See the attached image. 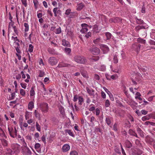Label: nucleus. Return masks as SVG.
Here are the masks:
<instances>
[{"label":"nucleus","mask_w":155,"mask_h":155,"mask_svg":"<svg viewBox=\"0 0 155 155\" xmlns=\"http://www.w3.org/2000/svg\"><path fill=\"white\" fill-rule=\"evenodd\" d=\"M73 60L80 64H84L87 63V59L81 55H75L74 57Z\"/></svg>","instance_id":"obj_1"},{"label":"nucleus","mask_w":155,"mask_h":155,"mask_svg":"<svg viewBox=\"0 0 155 155\" xmlns=\"http://www.w3.org/2000/svg\"><path fill=\"white\" fill-rule=\"evenodd\" d=\"M39 63L40 65L41 64L43 66L44 65V63L43 61V59L41 58H40Z\"/></svg>","instance_id":"obj_62"},{"label":"nucleus","mask_w":155,"mask_h":155,"mask_svg":"<svg viewBox=\"0 0 155 155\" xmlns=\"http://www.w3.org/2000/svg\"><path fill=\"white\" fill-rule=\"evenodd\" d=\"M58 8L56 7L54 8H53V13L54 14V17H57V12H61V11L60 10H58Z\"/></svg>","instance_id":"obj_30"},{"label":"nucleus","mask_w":155,"mask_h":155,"mask_svg":"<svg viewBox=\"0 0 155 155\" xmlns=\"http://www.w3.org/2000/svg\"><path fill=\"white\" fill-rule=\"evenodd\" d=\"M118 76L116 74H114L110 76V78L113 80H115L117 78Z\"/></svg>","instance_id":"obj_60"},{"label":"nucleus","mask_w":155,"mask_h":155,"mask_svg":"<svg viewBox=\"0 0 155 155\" xmlns=\"http://www.w3.org/2000/svg\"><path fill=\"white\" fill-rule=\"evenodd\" d=\"M34 107V102L33 101L29 102L28 104V108L29 110L31 111Z\"/></svg>","instance_id":"obj_12"},{"label":"nucleus","mask_w":155,"mask_h":155,"mask_svg":"<svg viewBox=\"0 0 155 155\" xmlns=\"http://www.w3.org/2000/svg\"><path fill=\"white\" fill-rule=\"evenodd\" d=\"M80 72L81 75L83 77L86 78H88V74H87V72L86 71H81Z\"/></svg>","instance_id":"obj_29"},{"label":"nucleus","mask_w":155,"mask_h":155,"mask_svg":"<svg viewBox=\"0 0 155 155\" xmlns=\"http://www.w3.org/2000/svg\"><path fill=\"white\" fill-rule=\"evenodd\" d=\"M24 27H25V29H24V31L25 32H27L29 31V25L28 23L25 22L24 24Z\"/></svg>","instance_id":"obj_35"},{"label":"nucleus","mask_w":155,"mask_h":155,"mask_svg":"<svg viewBox=\"0 0 155 155\" xmlns=\"http://www.w3.org/2000/svg\"><path fill=\"white\" fill-rule=\"evenodd\" d=\"M15 48L16 50V51L17 53L18 54H20L21 53V51L20 50V47H15Z\"/></svg>","instance_id":"obj_57"},{"label":"nucleus","mask_w":155,"mask_h":155,"mask_svg":"<svg viewBox=\"0 0 155 155\" xmlns=\"http://www.w3.org/2000/svg\"><path fill=\"white\" fill-rule=\"evenodd\" d=\"M141 12L143 13H144L145 12V8L144 5H143L141 8Z\"/></svg>","instance_id":"obj_61"},{"label":"nucleus","mask_w":155,"mask_h":155,"mask_svg":"<svg viewBox=\"0 0 155 155\" xmlns=\"http://www.w3.org/2000/svg\"><path fill=\"white\" fill-rule=\"evenodd\" d=\"M98 69L100 71H104L106 69V66L104 64H101L99 66Z\"/></svg>","instance_id":"obj_33"},{"label":"nucleus","mask_w":155,"mask_h":155,"mask_svg":"<svg viewBox=\"0 0 155 155\" xmlns=\"http://www.w3.org/2000/svg\"><path fill=\"white\" fill-rule=\"evenodd\" d=\"M70 149V146L68 144L64 145L62 147V150L63 152H66L68 150Z\"/></svg>","instance_id":"obj_18"},{"label":"nucleus","mask_w":155,"mask_h":155,"mask_svg":"<svg viewBox=\"0 0 155 155\" xmlns=\"http://www.w3.org/2000/svg\"><path fill=\"white\" fill-rule=\"evenodd\" d=\"M95 120V117L94 116H92L90 118L91 122L93 124H94V122Z\"/></svg>","instance_id":"obj_63"},{"label":"nucleus","mask_w":155,"mask_h":155,"mask_svg":"<svg viewBox=\"0 0 155 155\" xmlns=\"http://www.w3.org/2000/svg\"><path fill=\"white\" fill-rule=\"evenodd\" d=\"M61 32V28L59 27L58 28L56 29V33L57 34H60Z\"/></svg>","instance_id":"obj_55"},{"label":"nucleus","mask_w":155,"mask_h":155,"mask_svg":"<svg viewBox=\"0 0 155 155\" xmlns=\"http://www.w3.org/2000/svg\"><path fill=\"white\" fill-rule=\"evenodd\" d=\"M115 151L116 153H118L119 154H121V152L120 148L118 147H115L114 148Z\"/></svg>","instance_id":"obj_48"},{"label":"nucleus","mask_w":155,"mask_h":155,"mask_svg":"<svg viewBox=\"0 0 155 155\" xmlns=\"http://www.w3.org/2000/svg\"><path fill=\"white\" fill-rule=\"evenodd\" d=\"M62 45L64 46L68 47H70V46L69 42L68 41L66 40H65L63 39L62 41Z\"/></svg>","instance_id":"obj_26"},{"label":"nucleus","mask_w":155,"mask_h":155,"mask_svg":"<svg viewBox=\"0 0 155 155\" xmlns=\"http://www.w3.org/2000/svg\"><path fill=\"white\" fill-rule=\"evenodd\" d=\"M113 62L115 64L117 63L118 62V59L116 55H114L113 57Z\"/></svg>","instance_id":"obj_42"},{"label":"nucleus","mask_w":155,"mask_h":155,"mask_svg":"<svg viewBox=\"0 0 155 155\" xmlns=\"http://www.w3.org/2000/svg\"><path fill=\"white\" fill-rule=\"evenodd\" d=\"M45 75V73L44 71L40 70L39 71V76L40 77H43Z\"/></svg>","instance_id":"obj_54"},{"label":"nucleus","mask_w":155,"mask_h":155,"mask_svg":"<svg viewBox=\"0 0 155 155\" xmlns=\"http://www.w3.org/2000/svg\"><path fill=\"white\" fill-rule=\"evenodd\" d=\"M36 127L37 130L40 132L41 130V126L37 122H36Z\"/></svg>","instance_id":"obj_43"},{"label":"nucleus","mask_w":155,"mask_h":155,"mask_svg":"<svg viewBox=\"0 0 155 155\" xmlns=\"http://www.w3.org/2000/svg\"><path fill=\"white\" fill-rule=\"evenodd\" d=\"M23 147L22 150L25 153V154L27 155H31V152L30 149L27 146V145L26 147Z\"/></svg>","instance_id":"obj_10"},{"label":"nucleus","mask_w":155,"mask_h":155,"mask_svg":"<svg viewBox=\"0 0 155 155\" xmlns=\"http://www.w3.org/2000/svg\"><path fill=\"white\" fill-rule=\"evenodd\" d=\"M33 2L34 4L35 9H37L38 8V5L39 4V2L38 1V0H33Z\"/></svg>","instance_id":"obj_37"},{"label":"nucleus","mask_w":155,"mask_h":155,"mask_svg":"<svg viewBox=\"0 0 155 155\" xmlns=\"http://www.w3.org/2000/svg\"><path fill=\"white\" fill-rule=\"evenodd\" d=\"M151 115H147V116H145L142 117V120L143 121H145L147 120H148L150 118H151Z\"/></svg>","instance_id":"obj_32"},{"label":"nucleus","mask_w":155,"mask_h":155,"mask_svg":"<svg viewBox=\"0 0 155 155\" xmlns=\"http://www.w3.org/2000/svg\"><path fill=\"white\" fill-rule=\"evenodd\" d=\"M137 130L138 134L140 135L141 137H144L143 132L142 130L139 127L137 128Z\"/></svg>","instance_id":"obj_21"},{"label":"nucleus","mask_w":155,"mask_h":155,"mask_svg":"<svg viewBox=\"0 0 155 155\" xmlns=\"http://www.w3.org/2000/svg\"><path fill=\"white\" fill-rule=\"evenodd\" d=\"M35 87H31L30 91V96L35 97Z\"/></svg>","instance_id":"obj_22"},{"label":"nucleus","mask_w":155,"mask_h":155,"mask_svg":"<svg viewBox=\"0 0 155 155\" xmlns=\"http://www.w3.org/2000/svg\"><path fill=\"white\" fill-rule=\"evenodd\" d=\"M65 133H67L70 136L74 137V135L73 133V132L71 131V130L69 129H66L65 130Z\"/></svg>","instance_id":"obj_28"},{"label":"nucleus","mask_w":155,"mask_h":155,"mask_svg":"<svg viewBox=\"0 0 155 155\" xmlns=\"http://www.w3.org/2000/svg\"><path fill=\"white\" fill-rule=\"evenodd\" d=\"M119 20L118 18H113L110 19L109 20V22L110 23H117Z\"/></svg>","instance_id":"obj_23"},{"label":"nucleus","mask_w":155,"mask_h":155,"mask_svg":"<svg viewBox=\"0 0 155 155\" xmlns=\"http://www.w3.org/2000/svg\"><path fill=\"white\" fill-rule=\"evenodd\" d=\"M137 41L141 44H145L146 43V40L144 39H142L140 38H138L137 39Z\"/></svg>","instance_id":"obj_38"},{"label":"nucleus","mask_w":155,"mask_h":155,"mask_svg":"<svg viewBox=\"0 0 155 155\" xmlns=\"http://www.w3.org/2000/svg\"><path fill=\"white\" fill-rule=\"evenodd\" d=\"M2 143L3 146H7L8 145V142L4 138L0 139Z\"/></svg>","instance_id":"obj_20"},{"label":"nucleus","mask_w":155,"mask_h":155,"mask_svg":"<svg viewBox=\"0 0 155 155\" xmlns=\"http://www.w3.org/2000/svg\"><path fill=\"white\" fill-rule=\"evenodd\" d=\"M71 12V9L70 8H68L66 10L65 14L67 16H69Z\"/></svg>","instance_id":"obj_47"},{"label":"nucleus","mask_w":155,"mask_h":155,"mask_svg":"<svg viewBox=\"0 0 155 155\" xmlns=\"http://www.w3.org/2000/svg\"><path fill=\"white\" fill-rule=\"evenodd\" d=\"M38 12H42V10H39L37 12V17L38 18H41L42 16V14L41 13H38Z\"/></svg>","instance_id":"obj_52"},{"label":"nucleus","mask_w":155,"mask_h":155,"mask_svg":"<svg viewBox=\"0 0 155 155\" xmlns=\"http://www.w3.org/2000/svg\"><path fill=\"white\" fill-rule=\"evenodd\" d=\"M84 6V5L82 3H77L76 10L77 11H80L83 8Z\"/></svg>","instance_id":"obj_13"},{"label":"nucleus","mask_w":155,"mask_h":155,"mask_svg":"<svg viewBox=\"0 0 155 155\" xmlns=\"http://www.w3.org/2000/svg\"><path fill=\"white\" fill-rule=\"evenodd\" d=\"M48 63L51 65H55L58 62V60L55 57H50L48 59Z\"/></svg>","instance_id":"obj_5"},{"label":"nucleus","mask_w":155,"mask_h":155,"mask_svg":"<svg viewBox=\"0 0 155 155\" xmlns=\"http://www.w3.org/2000/svg\"><path fill=\"white\" fill-rule=\"evenodd\" d=\"M119 129V127L118 124L116 123H115L113 126V129L115 131H117Z\"/></svg>","instance_id":"obj_36"},{"label":"nucleus","mask_w":155,"mask_h":155,"mask_svg":"<svg viewBox=\"0 0 155 155\" xmlns=\"http://www.w3.org/2000/svg\"><path fill=\"white\" fill-rule=\"evenodd\" d=\"M40 147V144L38 143H36L35 145V148L37 150H39Z\"/></svg>","instance_id":"obj_58"},{"label":"nucleus","mask_w":155,"mask_h":155,"mask_svg":"<svg viewBox=\"0 0 155 155\" xmlns=\"http://www.w3.org/2000/svg\"><path fill=\"white\" fill-rule=\"evenodd\" d=\"M18 140L20 143L22 144V146H26V143L25 142V139L23 137H22Z\"/></svg>","instance_id":"obj_16"},{"label":"nucleus","mask_w":155,"mask_h":155,"mask_svg":"<svg viewBox=\"0 0 155 155\" xmlns=\"http://www.w3.org/2000/svg\"><path fill=\"white\" fill-rule=\"evenodd\" d=\"M129 133L131 135L134 136L137 138H138L137 134L132 129H130L129 130Z\"/></svg>","instance_id":"obj_24"},{"label":"nucleus","mask_w":155,"mask_h":155,"mask_svg":"<svg viewBox=\"0 0 155 155\" xmlns=\"http://www.w3.org/2000/svg\"><path fill=\"white\" fill-rule=\"evenodd\" d=\"M141 45L138 43H135L133 44L131 46V49L137 53L139 52L140 50Z\"/></svg>","instance_id":"obj_4"},{"label":"nucleus","mask_w":155,"mask_h":155,"mask_svg":"<svg viewBox=\"0 0 155 155\" xmlns=\"http://www.w3.org/2000/svg\"><path fill=\"white\" fill-rule=\"evenodd\" d=\"M26 76L27 77V79L25 80V82L28 83L29 82V80L30 79V75L28 74H26Z\"/></svg>","instance_id":"obj_56"},{"label":"nucleus","mask_w":155,"mask_h":155,"mask_svg":"<svg viewBox=\"0 0 155 155\" xmlns=\"http://www.w3.org/2000/svg\"><path fill=\"white\" fill-rule=\"evenodd\" d=\"M70 155H78V153L75 150L71 151L70 153Z\"/></svg>","instance_id":"obj_53"},{"label":"nucleus","mask_w":155,"mask_h":155,"mask_svg":"<svg viewBox=\"0 0 155 155\" xmlns=\"http://www.w3.org/2000/svg\"><path fill=\"white\" fill-rule=\"evenodd\" d=\"M101 40V38H98L94 40L93 42L95 44H97L100 42Z\"/></svg>","instance_id":"obj_44"},{"label":"nucleus","mask_w":155,"mask_h":155,"mask_svg":"<svg viewBox=\"0 0 155 155\" xmlns=\"http://www.w3.org/2000/svg\"><path fill=\"white\" fill-rule=\"evenodd\" d=\"M34 115L36 118L40 120L41 119L40 113L37 110H35L34 112Z\"/></svg>","instance_id":"obj_19"},{"label":"nucleus","mask_w":155,"mask_h":155,"mask_svg":"<svg viewBox=\"0 0 155 155\" xmlns=\"http://www.w3.org/2000/svg\"><path fill=\"white\" fill-rule=\"evenodd\" d=\"M0 136L5 139L7 138V137L5 135L4 131L1 127H0Z\"/></svg>","instance_id":"obj_15"},{"label":"nucleus","mask_w":155,"mask_h":155,"mask_svg":"<svg viewBox=\"0 0 155 155\" xmlns=\"http://www.w3.org/2000/svg\"><path fill=\"white\" fill-rule=\"evenodd\" d=\"M11 148L14 150V152H18L20 149V146L17 143H14L12 145Z\"/></svg>","instance_id":"obj_8"},{"label":"nucleus","mask_w":155,"mask_h":155,"mask_svg":"<svg viewBox=\"0 0 155 155\" xmlns=\"http://www.w3.org/2000/svg\"><path fill=\"white\" fill-rule=\"evenodd\" d=\"M100 48L103 51L104 54H106L109 51V48L108 47L105 45H102L101 46Z\"/></svg>","instance_id":"obj_11"},{"label":"nucleus","mask_w":155,"mask_h":155,"mask_svg":"<svg viewBox=\"0 0 155 155\" xmlns=\"http://www.w3.org/2000/svg\"><path fill=\"white\" fill-rule=\"evenodd\" d=\"M78 103L80 105H82V103L84 101V99L82 97L79 96L78 97Z\"/></svg>","instance_id":"obj_34"},{"label":"nucleus","mask_w":155,"mask_h":155,"mask_svg":"<svg viewBox=\"0 0 155 155\" xmlns=\"http://www.w3.org/2000/svg\"><path fill=\"white\" fill-rule=\"evenodd\" d=\"M105 35L107 39H109L111 38V35L109 32H106L105 34Z\"/></svg>","instance_id":"obj_49"},{"label":"nucleus","mask_w":155,"mask_h":155,"mask_svg":"<svg viewBox=\"0 0 155 155\" xmlns=\"http://www.w3.org/2000/svg\"><path fill=\"white\" fill-rule=\"evenodd\" d=\"M22 4L25 7L27 6V0H21Z\"/></svg>","instance_id":"obj_50"},{"label":"nucleus","mask_w":155,"mask_h":155,"mask_svg":"<svg viewBox=\"0 0 155 155\" xmlns=\"http://www.w3.org/2000/svg\"><path fill=\"white\" fill-rule=\"evenodd\" d=\"M78 13L76 12H72L69 15L68 17L71 18H75L77 16Z\"/></svg>","instance_id":"obj_14"},{"label":"nucleus","mask_w":155,"mask_h":155,"mask_svg":"<svg viewBox=\"0 0 155 155\" xmlns=\"http://www.w3.org/2000/svg\"><path fill=\"white\" fill-rule=\"evenodd\" d=\"M8 130L9 134L11 137L15 138L17 137V131L15 127L14 128L11 126H8Z\"/></svg>","instance_id":"obj_2"},{"label":"nucleus","mask_w":155,"mask_h":155,"mask_svg":"<svg viewBox=\"0 0 155 155\" xmlns=\"http://www.w3.org/2000/svg\"><path fill=\"white\" fill-rule=\"evenodd\" d=\"M111 117H109V116H106L105 119V122L106 124L109 125L111 123Z\"/></svg>","instance_id":"obj_25"},{"label":"nucleus","mask_w":155,"mask_h":155,"mask_svg":"<svg viewBox=\"0 0 155 155\" xmlns=\"http://www.w3.org/2000/svg\"><path fill=\"white\" fill-rule=\"evenodd\" d=\"M34 46L32 44H29V45L28 51L31 53L33 52Z\"/></svg>","instance_id":"obj_40"},{"label":"nucleus","mask_w":155,"mask_h":155,"mask_svg":"<svg viewBox=\"0 0 155 155\" xmlns=\"http://www.w3.org/2000/svg\"><path fill=\"white\" fill-rule=\"evenodd\" d=\"M136 96L135 98L136 99H138L140 101H142V99L140 97L141 96V94L139 92H137L136 93Z\"/></svg>","instance_id":"obj_31"},{"label":"nucleus","mask_w":155,"mask_h":155,"mask_svg":"<svg viewBox=\"0 0 155 155\" xmlns=\"http://www.w3.org/2000/svg\"><path fill=\"white\" fill-rule=\"evenodd\" d=\"M126 147L127 148L130 149L132 146V144L128 140H127L125 142Z\"/></svg>","instance_id":"obj_27"},{"label":"nucleus","mask_w":155,"mask_h":155,"mask_svg":"<svg viewBox=\"0 0 155 155\" xmlns=\"http://www.w3.org/2000/svg\"><path fill=\"white\" fill-rule=\"evenodd\" d=\"M142 153V151L140 150H138L134 153V155H141Z\"/></svg>","instance_id":"obj_45"},{"label":"nucleus","mask_w":155,"mask_h":155,"mask_svg":"<svg viewBox=\"0 0 155 155\" xmlns=\"http://www.w3.org/2000/svg\"><path fill=\"white\" fill-rule=\"evenodd\" d=\"M49 79L48 78H45L44 79V82L45 84H48L49 82Z\"/></svg>","instance_id":"obj_59"},{"label":"nucleus","mask_w":155,"mask_h":155,"mask_svg":"<svg viewBox=\"0 0 155 155\" xmlns=\"http://www.w3.org/2000/svg\"><path fill=\"white\" fill-rule=\"evenodd\" d=\"M40 108L41 112L43 113H46L49 110L48 104L46 102L42 103L40 105Z\"/></svg>","instance_id":"obj_3"},{"label":"nucleus","mask_w":155,"mask_h":155,"mask_svg":"<svg viewBox=\"0 0 155 155\" xmlns=\"http://www.w3.org/2000/svg\"><path fill=\"white\" fill-rule=\"evenodd\" d=\"M30 113L28 111H26L25 112V119L27 120L29 119L30 118Z\"/></svg>","instance_id":"obj_46"},{"label":"nucleus","mask_w":155,"mask_h":155,"mask_svg":"<svg viewBox=\"0 0 155 155\" xmlns=\"http://www.w3.org/2000/svg\"><path fill=\"white\" fill-rule=\"evenodd\" d=\"M110 105V102L108 99H107L105 101V106L106 107H108Z\"/></svg>","instance_id":"obj_51"},{"label":"nucleus","mask_w":155,"mask_h":155,"mask_svg":"<svg viewBox=\"0 0 155 155\" xmlns=\"http://www.w3.org/2000/svg\"><path fill=\"white\" fill-rule=\"evenodd\" d=\"M64 52L67 55H71V49L69 48H65L64 49Z\"/></svg>","instance_id":"obj_17"},{"label":"nucleus","mask_w":155,"mask_h":155,"mask_svg":"<svg viewBox=\"0 0 155 155\" xmlns=\"http://www.w3.org/2000/svg\"><path fill=\"white\" fill-rule=\"evenodd\" d=\"M86 90L88 94L90 96H93V97L94 98H97L98 94L96 93L95 94H94V90H90L88 87H86Z\"/></svg>","instance_id":"obj_6"},{"label":"nucleus","mask_w":155,"mask_h":155,"mask_svg":"<svg viewBox=\"0 0 155 155\" xmlns=\"http://www.w3.org/2000/svg\"><path fill=\"white\" fill-rule=\"evenodd\" d=\"M81 26L82 28L81 29L80 31L82 33H85L87 31L88 28L87 27L88 25L86 24H82Z\"/></svg>","instance_id":"obj_9"},{"label":"nucleus","mask_w":155,"mask_h":155,"mask_svg":"<svg viewBox=\"0 0 155 155\" xmlns=\"http://www.w3.org/2000/svg\"><path fill=\"white\" fill-rule=\"evenodd\" d=\"M26 85H27V84L25 83H22L20 84V85L21 87L24 89H26Z\"/></svg>","instance_id":"obj_64"},{"label":"nucleus","mask_w":155,"mask_h":155,"mask_svg":"<svg viewBox=\"0 0 155 155\" xmlns=\"http://www.w3.org/2000/svg\"><path fill=\"white\" fill-rule=\"evenodd\" d=\"M59 110L61 114L62 115H64V107L62 106H61L59 108Z\"/></svg>","instance_id":"obj_39"},{"label":"nucleus","mask_w":155,"mask_h":155,"mask_svg":"<svg viewBox=\"0 0 155 155\" xmlns=\"http://www.w3.org/2000/svg\"><path fill=\"white\" fill-rule=\"evenodd\" d=\"M20 93L21 95L23 96H25L26 94V91L25 90L22 89H21L20 90Z\"/></svg>","instance_id":"obj_41"},{"label":"nucleus","mask_w":155,"mask_h":155,"mask_svg":"<svg viewBox=\"0 0 155 155\" xmlns=\"http://www.w3.org/2000/svg\"><path fill=\"white\" fill-rule=\"evenodd\" d=\"M89 50L94 55H98L100 53V51L98 48L95 47L91 48Z\"/></svg>","instance_id":"obj_7"}]
</instances>
